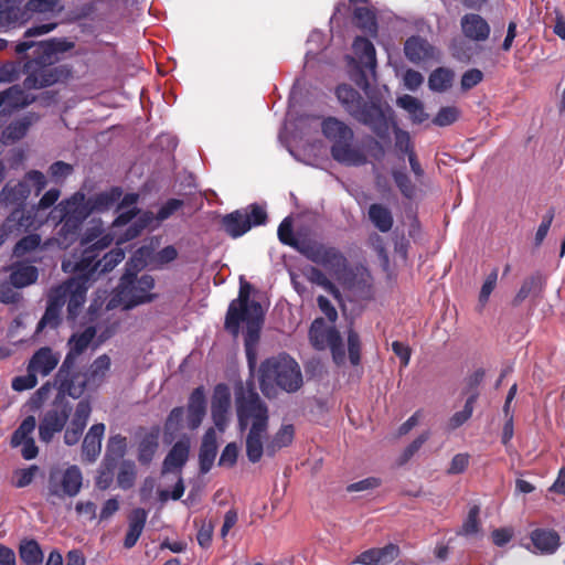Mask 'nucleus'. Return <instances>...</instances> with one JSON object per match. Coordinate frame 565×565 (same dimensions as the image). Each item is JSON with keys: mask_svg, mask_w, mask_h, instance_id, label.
<instances>
[{"mask_svg": "<svg viewBox=\"0 0 565 565\" xmlns=\"http://www.w3.org/2000/svg\"><path fill=\"white\" fill-rule=\"evenodd\" d=\"M231 409V392L226 384L220 383L214 387L211 401V416L218 431H225Z\"/></svg>", "mask_w": 565, "mask_h": 565, "instance_id": "nucleus-17", "label": "nucleus"}, {"mask_svg": "<svg viewBox=\"0 0 565 565\" xmlns=\"http://www.w3.org/2000/svg\"><path fill=\"white\" fill-rule=\"evenodd\" d=\"M19 556L24 565H42L43 564V552L34 539H25L20 542Z\"/></svg>", "mask_w": 565, "mask_h": 565, "instance_id": "nucleus-39", "label": "nucleus"}, {"mask_svg": "<svg viewBox=\"0 0 565 565\" xmlns=\"http://www.w3.org/2000/svg\"><path fill=\"white\" fill-rule=\"evenodd\" d=\"M536 553L554 554L561 545L559 534L553 529H535L530 534Z\"/></svg>", "mask_w": 565, "mask_h": 565, "instance_id": "nucleus-29", "label": "nucleus"}, {"mask_svg": "<svg viewBox=\"0 0 565 565\" xmlns=\"http://www.w3.org/2000/svg\"><path fill=\"white\" fill-rule=\"evenodd\" d=\"M189 454L190 440L188 438L178 440L167 454L162 462L161 473L166 475L175 470L180 473L189 459Z\"/></svg>", "mask_w": 565, "mask_h": 565, "instance_id": "nucleus-28", "label": "nucleus"}, {"mask_svg": "<svg viewBox=\"0 0 565 565\" xmlns=\"http://www.w3.org/2000/svg\"><path fill=\"white\" fill-rule=\"evenodd\" d=\"M235 405L239 430L244 431L249 426L246 436L247 459L256 463L264 454L263 439L268 430V407L254 387L244 390L242 386L235 392Z\"/></svg>", "mask_w": 565, "mask_h": 565, "instance_id": "nucleus-2", "label": "nucleus"}, {"mask_svg": "<svg viewBox=\"0 0 565 565\" xmlns=\"http://www.w3.org/2000/svg\"><path fill=\"white\" fill-rule=\"evenodd\" d=\"M61 191L56 188L46 191L40 199L36 205H32L29 210L18 209L9 213L6 218V225L10 231L28 232L30 230H38L43 223L44 218L40 213L50 207H54L60 199Z\"/></svg>", "mask_w": 565, "mask_h": 565, "instance_id": "nucleus-9", "label": "nucleus"}, {"mask_svg": "<svg viewBox=\"0 0 565 565\" xmlns=\"http://www.w3.org/2000/svg\"><path fill=\"white\" fill-rule=\"evenodd\" d=\"M309 340L316 350L330 349L333 361L340 364L344 360V348L340 332L334 327H327L323 318H316L309 329Z\"/></svg>", "mask_w": 565, "mask_h": 565, "instance_id": "nucleus-15", "label": "nucleus"}, {"mask_svg": "<svg viewBox=\"0 0 565 565\" xmlns=\"http://www.w3.org/2000/svg\"><path fill=\"white\" fill-rule=\"evenodd\" d=\"M128 266L129 263L126 264V270L115 289V298L127 310L138 305L150 302L156 297L150 292L154 287L153 277L148 274L138 277L137 273Z\"/></svg>", "mask_w": 565, "mask_h": 565, "instance_id": "nucleus-8", "label": "nucleus"}, {"mask_svg": "<svg viewBox=\"0 0 565 565\" xmlns=\"http://www.w3.org/2000/svg\"><path fill=\"white\" fill-rule=\"evenodd\" d=\"M83 486V473L76 465L66 468L52 466L47 476V499L76 497Z\"/></svg>", "mask_w": 565, "mask_h": 565, "instance_id": "nucleus-10", "label": "nucleus"}, {"mask_svg": "<svg viewBox=\"0 0 565 565\" xmlns=\"http://www.w3.org/2000/svg\"><path fill=\"white\" fill-rule=\"evenodd\" d=\"M73 171V166L64 161H55L49 168V174L55 182H63Z\"/></svg>", "mask_w": 565, "mask_h": 565, "instance_id": "nucleus-63", "label": "nucleus"}, {"mask_svg": "<svg viewBox=\"0 0 565 565\" xmlns=\"http://www.w3.org/2000/svg\"><path fill=\"white\" fill-rule=\"evenodd\" d=\"M335 95L344 109L360 124L369 127L381 140H390L391 114H386L380 100L366 102L352 86L341 84Z\"/></svg>", "mask_w": 565, "mask_h": 565, "instance_id": "nucleus-4", "label": "nucleus"}, {"mask_svg": "<svg viewBox=\"0 0 565 565\" xmlns=\"http://www.w3.org/2000/svg\"><path fill=\"white\" fill-rule=\"evenodd\" d=\"M183 419L184 408L181 406L172 408L166 419L164 429L170 434L178 433L182 428Z\"/></svg>", "mask_w": 565, "mask_h": 565, "instance_id": "nucleus-62", "label": "nucleus"}, {"mask_svg": "<svg viewBox=\"0 0 565 565\" xmlns=\"http://www.w3.org/2000/svg\"><path fill=\"white\" fill-rule=\"evenodd\" d=\"M159 449V430L147 431L138 443L137 459L141 466H149Z\"/></svg>", "mask_w": 565, "mask_h": 565, "instance_id": "nucleus-33", "label": "nucleus"}, {"mask_svg": "<svg viewBox=\"0 0 565 565\" xmlns=\"http://www.w3.org/2000/svg\"><path fill=\"white\" fill-rule=\"evenodd\" d=\"M404 54L409 62L420 64L433 60L436 49L426 39L419 35H412L405 41Z\"/></svg>", "mask_w": 565, "mask_h": 565, "instance_id": "nucleus-22", "label": "nucleus"}, {"mask_svg": "<svg viewBox=\"0 0 565 565\" xmlns=\"http://www.w3.org/2000/svg\"><path fill=\"white\" fill-rule=\"evenodd\" d=\"M111 366V360L107 354L96 358L86 373H84L90 390L98 388L105 381Z\"/></svg>", "mask_w": 565, "mask_h": 565, "instance_id": "nucleus-36", "label": "nucleus"}, {"mask_svg": "<svg viewBox=\"0 0 565 565\" xmlns=\"http://www.w3.org/2000/svg\"><path fill=\"white\" fill-rule=\"evenodd\" d=\"M105 429V424L97 423L90 426L86 433L82 444V460L84 462L93 463L99 457Z\"/></svg>", "mask_w": 565, "mask_h": 565, "instance_id": "nucleus-23", "label": "nucleus"}, {"mask_svg": "<svg viewBox=\"0 0 565 565\" xmlns=\"http://www.w3.org/2000/svg\"><path fill=\"white\" fill-rule=\"evenodd\" d=\"M78 356V354L68 350L54 377V383L58 393L62 395H68L73 398H79L83 395V385H70L68 380H66L70 373L75 372V364Z\"/></svg>", "mask_w": 565, "mask_h": 565, "instance_id": "nucleus-19", "label": "nucleus"}, {"mask_svg": "<svg viewBox=\"0 0 565 565\" xmlns=\"http://www.w3.org/2000/svg\"><path fill=\"white\" fill-rule=\"evenodd\" d=\"M250 288L252 286L247 281L241 282L238 297L228 305L224 329L233 337H237L241 323H246L244 344L248 363L253 366L255 364V347L259 341L264 323V312L258 301L250 300Z\"/></svg>", "mask_w": 565, "mask_h": 565, "instance_id": "nucleus-3", "label": "nucleus"}, {"mask_svg": "<svg viewBox=\"0 0 565 565\" xmlns=\"http://www.w3.org/2000/svg\"><path fill=\"white\" fill-rule=\"evenodd\" d=\"M545 281L540 274L531 275L522 281V285L512 299V306L519 307L526 298L537 300L543 297Z\"/></svg>", "mask_w": 565, "mask_h": 565, "instance_id": "nucleus-30", "label": "nucleus"}, {"mask_svg": "<svg viewBox=\"0 0 565 565\" xmlns=\"http://www.w3.org/2000/svg\"><path fill=\"white\" fill-rule=\"evenodd\" d=\"M36 427L35 417L30 415L26 416L20 426L14 430L11 437V446L18 447L22 444L23 439L32 438L31 434Z\"/></svg>", "mask_w": 565, "mask_h": 565, "instance_id": "nucleus-54", "label": "nucleus"}, {"mask_svg": "<svg viewBox=\"0 0 565 565\" xmlns=\"http://www.w3.org/2000/svg\"><path fill=\"white\" fill-rule=\"evenodd\" d=\"M460 117V109L456 106L441 107L433 118V124L438 127H447L455 124Z\"/></svg>", "mask_w": 565, "mask_h": 565, "instance_id": "nucleus-58", "label": "nucleus"}, {"mask_svg": "<svg viewBox=\"0 0 565 565\" xmlns=\"http://www.w3.org/2000/svg\"><path fill=\"white\" fill-rule=\"evenodd\" d=\"M39 277L38 268L33 265L17 263L12 265L9 276L10 284L14 288H23L34 284Z\"/></svg>", "mask_w": 565, "mask_h": 565, "instance_id": "nucleus-37", "label": "nucleus"}, {"mask_svg": "<svg viewBox=\"0 0 565 565\" xmlns=\"http://www.w3.org/2000/svg\"><path fill=\"white\" fill-rule=\"evenodd\" d=\"M88 216L86 196L77 191L57 203L47 214L46 221L60 225L56 242L62 248H67L78 239L82 225Z\"/></svg>", "mask_w": 565, "mask_h": 565, "instance_id": "nucleus-5", "label": "nucleus"}, {"mask_svg": "<svg viewBox=\"0 0 565 565\" xmlns=\"http://www.w3.org/2000/svg\"><path fill=\"white\" fill-rule=\"evenodd\" d=\"M61 323V310H56L55 307H46L44 315L40 319L36 326V333L42 332L46 327L55 329Z\"/></svg>", "mask_w": 565, "mask_h": 565, "instance_id": "nucleus-60", "label": "nucleus"}, {"mask_svg": "<svg viewBox=\"0 0 565 565\" xmlns=\"http://www.w3.org/2000/svg\"><path fill=\"white\" fill-rule=\"evenodd\" d=\"M392 178L394 183L398 188L402 195L406 199H413L416 193V186L412 182L407 173L402 169H395L392 171Z\"/></svg>", "mask_w": 565, "mask_h": 565, "instance_id": "nucleus-53", "label": "nucleus"}, {"mask_svg": "<svg viewBox=\"0 0 565 565\" xmlns=\"http://www.w3.org/2000/svg\"><path fill=\"white\" fill-rule=\"evenodd\" d=\"M32 125L31 117L24 116L18 120L12 121L4 130V136L7 139H11L12 141H18L22 139L30 126Z\"/></svg>", "mask_w": 565, "mask_h": 565, "instance_id": "nucleus-57", "label": "nucleus"}, {"mask_svg": "<svg viewBox=\"0 0 565 565\" xmlns=\"http://www.w3.org/2000/svg\"><path fill=\"white\" fill-rule=\"evenodd\" d=\"M216 455L217 436L215 428L210 427L204 433L199 449V467L201 473L205 475L212 469Z\"/></svg>", "mask_w": 565, "mask_h": 565, "instance_id": "nucleus-26", "label": "nucleus"}, {"mask_svg": "<svg viewBox=\"0 0 565 565\" xmlns=\"http://www.w3.org/2000/svg\"><path fill=\"white\" fill-rule=\"evenodd\" d=\"M41 236L39 234H29L17 242L13 248V255L18 258L25 257L29 253L39 248Z\"/></svg>", "mask_w": 565, "mask_h": 565, "instance_id": "nucleus-55", "label": "nucleus"}, {"mask_svg": "<svg viewBox=\"0 0 565 565\" xmlns=\"http://www.w3.org/2000/svg\"><path fill=\"white\" fill-rule=\"evenodd\" d=\"M386 114H391L392 116V122L390 125V128H394V135H395V149L399 153V158L403 156L409 157V153H415L414 145L412 142L411 136L406 130L401 129L395 120H394V114L390 106L386 105L385 109Z\"/></svg>", "mask_w": 565, "mask_h": 565, "instance_id": "nucleus-41", "label": "nucleus"}, {"mask_svg": "<svg viewBox=\"0 0 565 565\" xmlns=\"http://www.w3.org/2000/svg\"><path fill=\"white\" fill-rule=\"evenodd\" d=\"M302 255L335 278H340L348 269V259L342 252L315 239L303 246Z\"/></svg>", "mask_w": 565, "mask_h": 565, "instance_id": "nucleus-12", "label": "nucleus"}, {"mask_svg": "<svg viewBox=\"0 0 565 565\" xmlns=\"http://www.w3.org/2000/svg\"><path fill=\"white\" fill-rule=\"evenodd\" d=\"M147 516L148 513L142 508H136L130 512L128 516V531L124 539L125 548L130 550L137 544L145 529Z\"/></svg>", "mask_w": 565, "mask_h": 565, "instance_id": "nucleus-31", "label": "nucleus"}, {"mask_svg": "<svg viewBox=\"0 0 565 565\" xmlns=\"http://www.w3.org/2000/svg\"><path fill=\"white\" fill-rule=\"evenodd\" d=\"M95 335L96 329L92 326L79 333H73L67 341L68 350L81 355L86 351Z\"/></svg>", "mask_w": 565, "mask_h": 565, "instance_id": "nucleus-48", "label": "nucleus"}, {"mask_svg": "<svg viewBox=\"0 0 565 565\" xmlns=\"http://www.w3.org/2000/svg\"><path fill=\"white\" fill-rule=\"evenodd\" d=\"M137 479L136 463L130 459H122L118 467L117 484L122 490H129Z\"/></svg>", "mask_w": 565, "mask_h": 565, "instance_id": "nucleus-46", "label": "nucleus"}, {"mask_svg": "<svg viewBox=\"0 0 565 565\" xmlns=\"http://www.w3.org/2000/svg\"><path fill=\"white\" fill-rule=\"evenodd\" d=\"M60 358V353L54 352L50 347H42L30 359L28 371L46 376L57 366Z\"/></svg>", "mask_w": 565, "mask_h": 565, "instance_id": "nucleus-25", "label": "nucleus"}, {"mask_svg": "<svg viewBox=\"0 0 565 565\" xmlns=\"http://www.w3.org/2000/svg\"><path fill=\"white\" fill-rule=\"evenodd\" d=\"M462 33L469 40L483 42L490 35V25L484 18L477 13H467L460 21Z\"/></svg>", "mask_w": 565, "mask_h": 565, "instance_id": "nucleus-27", "label": "nucleus"}, {"mask_svg": "<svg viewBox=\"0 0 565 565\" xmlns=\"http://www.w3.org/2000/svg\"><path fill=\"white\" fill-rule=\"evenodd\" d=\"M72 409L68 402H62L44 413L39 425V438L42 443H51L54 435L64 429Z\"/></svg>", "mask_w": 565, "mask_h": 565, "instance_id": "nucleus-16", "label": "nucleus"}, {"mask_svg": "<svg viewBox=\"0 0 565 565\" xmlns=\"http://www.w3.org/2000/svg\"><path fill=\"white\" fill-rule=\"evenodd\" d=\"M397 105L409 114L415 124H422L428 119V114L425 111L423 103L416 97L403 95L397 98Z\"/></svg>", "mask_w": 565, "mask_h": 565, "instance_id": "nucleus-43", "label": "nucleus"}, {"mask_svg": "<svg viewBox=\"0 0 565 565\" xmlns=\"http://www.w3.org/2000/svg\"><path fill=\"white\" fill-rule=\"evenodd\" d=\"M278 238L279 241L287 246L295 248L302 255L303 246L308 245L310 242L309 238H297L294 235L292 221L290 217H286L281 221L278 226Z\"/></svg>", "mask_w": 565, "mask_h": 565, "instance_id": "nucleus-40", "label": "nucleus"}, {"mask_svg": "<svg viewBox=\"0 0 565 565\" xmlns=\"http://www.w3.org/2000/svg\"><path fill=\"white\" fill-rule=\"evenodd\" d=\"M62 269L65 273L74 274V277L67 281V312L75 318L81 311L89 285L96 280V270H76L71 260L62 263Z\"/></svg>", "mask_w": 565, "mask_h": 565, "instance_id": "nucleus-14", "label": "nucleus"}, {"mask_svg": "<svg viewBox=\"0 0 565 565\" xmlns=\"http://www.w3.org/2000/svg\"><path fill=\"white\" fill-rule=\"evenodd\" d=\"M295 436V428L292 425H284L275 434L269 443L266 445V454L268 456H274L279 449L289 446Z\"/></svg>", "mask_w": 565, "mask_h": 565, "instance_id": "nucleus-45", "label": "nucleus"}, {"mask_svg": "<svg viewBox=\"0 0 565 565\" xmlns=\"http://www.w3.org/2000/svg\"><path fill=\"white\" fill-rule=\"evenodd\" d=\"M122 196V191L118 186H113L108 191L96 193L86 199L89 215L95 212H106L110 210Z\"/></svg>", "mask_w": 565, "mask_h": 565, "instance_id": "nucleus-32", "label": "nucleus"}, {"mask_svg": "<svg viewBox=\"0 0 565 565\" xmlns=\"http://www.w3.org/2000/svg\"><path fill=\"white\" fill-rule=\"evenodd\" d=\"M124 258L125 250L120 247H115L110 249L99 260H97L96 258L93 264L94 266L96 265V277L100 274L111 271L119 263L124 260Z\"/></svg>", "mask_w": 565, "mask_h": 565, "instance_id": "nucleus-47", "label": "nucleus"}, {"mask_svg": "<svg viewBox=\"0 0 565 565\" xmlns=\"http://www.w3.org/2000/svg\"><path fill=\"white\" fill-rule=\"evenodd\" d=\"M13 0H3L0 6V29L15 28L28 21L24 7L20 8Z\"/></svg>", "mask_w": 565, "mask_h": 565, "instance_id": "nucleus-34", "label": "nucleus"}, {"mask_svg": "<svg viewBox=\"0 0 565 565\" xmlns=\"http://www.w3.org/2000/svg\"><path fill=\"white\" fill-rule=\"evenodd\" d=\"M479 397V393L471 394L463 406V409L460 412H456L449 419V427L451 429L459 428L462 426L471 416L473 413L475 403L477 402Z\"/></svg>", "mask_w": 565, "mask_h": 565, "instance_id": "nucleus-52", "label": "nucleus"}, {"mask_svg": "<svg viewBox=\"0 0 565 565\" xmlns=\"http://www.w3.org/2000/svg\"><path fill=\"white\" fill-rule=\"evenodd\" d=\"M267 222V213L260 205L253 203L245 210H235L221 220L222 228L232 238H237L247 233L253 226L264 225Z\"/></svg>", "mask_w": 565, "mask_h": 565, "instance_id": "nucleus-13", "label": "nucleus"}, {"mask_svg": "<svg viewBox=\"0 0 565 565\" xmlns=\"http://www.w3.org/2000/svg\"><path fill=\"white\" fill-rule=\"evenodd\" d=\"M369 220L382 233H387L392 230L394 218L391 210L381 203H373L369 206Z\"/></svg>", "mask_w": 565, "mask_h": 565, "instance_id": "nucleus-38", "label": "nucleus"}, {"mask_svg": "<svg viewBox=\"0 0 565 565\" xmlns=\"http://www.w3.org/2000/svg\"><path fill=\"white\" fill-rule=\"evenodd\" d=\"M60 0H29L24 6L28 20L35 13H53L58 10Z\"/></svg>", "mask_w": 565, "mask_h": 565, "instance_id": "nucleus-50", "label": "nucleus"}, {"mask_svg": "<svg viewBox=\"0 0 565 565\" xmlns=\"http://www.w3.org/2000/svg\"><path fill=\"white\" fill-rule=\"evenodd\" d=\"M118 467L119 460L104 456L98 468V475L96 477V487L100 490H107L114 481L115 470Z\"/></svg>", "mask_w": 565, "mask_h": 565, "instance_id": "nucleus-44", "label": "nucleus"}, {"mask_svg": "<svg viewBox=\"0 0 565 565\" xmlns=\"http://www.w3.org/2000/svg\"><path fill=\"white\" fill-rule=\"evenodd\" d=\"M348 352L352 365H358L361 361V341L360 335L353 329L348 332Z\"/></svg>", "mask_w": 565, "mask_h": 565, "instance_id": "nucleus-61", "label": "nucleus"}, {"mask_svg": "<svg viewBox=\"0 0 565 565\" xmlns=\"http://www.w3.org/2000/svg\"><path fill=\"white\" fill-rule=\"evenodd\" d=\"M302 385L299 364L288 354L266 359L259 366V387L267 397L276 395L277 387L288 392H297Z\"/></svg>", "mask_w": 565, "mask_h": 565, "instance_id": "nucleus-6", "label": "nucleus"}, {"mask_svg": "<svg viewBox=\"0 0 565 565\" xmlns=\"http://www.w3.org/2000/svg\"><path fill=\"white\" fill-rule=\"evenodd\" d=\"M353 20L359 29L370 33L371 35H376L377 22L376 15L372 9L365 6L355 7L353 10Z\"/></svg>", "mask_w": 565, "mask_h": 565, "instance_id": "nucleus-42", "label": "nucleus"}, {"mask_svg": "<svg viewBox=\"0 0 565 565\" xmlns=\"http://www.w3.org/2000/svg\"><path fill=\"white\" fill-rule=\"evenodd\" d=\"M92 413V405L87 398L79 401L71 418L68 426L64 431V443L67 446L76 445L87 426Z\"/></svg>", "mask_w": 565, "mask_h": 565, "instance_id": "nucleus-18", "label": "nucleus"}, {"mask_svg": "<svg viewBox=\"0 0 565 565\" xmlns=\"http://www.w3.org/2000/svg\"><path fill=\"white\" fill-rule=\"evenodd\" d=\"M30 194L31 189L28 182L18 181L13 183L9 181L1 190L0 203L3 207L11 209V213L18 209H25V201Z\"/></svg>", "mask_w": 565, "mask_h": 565, "instance_id": "nucleus-20", "label": "nucleus"}, {"mask_svg": "<svg viewBox=\"0 0 565 565\" xmlns=\"http://www.w3.org/2000/svg\"><path fill=\"white\" fill-rule=\"evenodd\" d=\"M305 276L307 277V279L310 282L316 284V285L322 287L323 289H326L327 291L333 294L334 296L339 295V290L335 287V285L318 267L309 266L305 270Z\"/></svg>", "mask_w": 565, "mask_h": 565, "instance_id": "nucleus-51", "label": "nucleus"}, {"mask_svg": "<svg viewBox=\"0 0 565 565\" xmlns=\"http://www.w3.org/2000/svg\"><path fill=\"white\" fill-rule=\"evenodd\" d=\"M74 46L66 40L51 39L49 41H22L15 45V52L23 54L33 50V58L26 61L23 66L25 78L23 85L26 89H40L60 82L64 76V70L54 66L57 53L68 51Z\"/></svg>", "mask_w": 565, "mask_h": 565, "instance_id": "nucleus-1", "label": "nucleus"}, {"mask_svg": "<svg viewBox=\"0 0 565 565\" xmlns=\"http://www.w3.org/2000/svg\"><path fill=\"white\" fill-rule=\"evenodd\" d=\"M479 513L480 509L478 505H473L472 508H470L468 515L463 521L461 530L458 532V534L466 536L477 534L479 532L480 526Z\"/></svg>", "mask_w": 565, "mask_h": 565, "instance_id": "nucleus-59", "label": "nucleus"}, {"mask_svg": "<svg viewBox=\"0 0 565 565\" xmlns=\"http://www.w3.org/2000/svg\"><path fill=\"white\" fill-rule=\"evenodd\" d=\"M454 74L451 71L438 67L433 71L428 77V86L434 92H445L447 90L452 83Z\"/></svg>", "mask_w": 565, "mask_h": 565, "instance_id": "nucleus-49", "label": "nucleus"}, {"mask_svg": "<svg viewBox=\"0 0 565 565\" xmlns=\"http://www.w3.org/2000/svg\"><path fill=\"white\" fill-rule=\"evenodd\" d=\"M184 205L180 199H169L157 212L156 218L159 222L168 220Z\"/></svg>", "mask_w": 565, "mask_h": 565, "instance_id": "nucleus-64", "label": "nucleus"}, {"mask_svg": "<svg viewBox=\"0 0 565 565\" xmlns=\"http://www.w3.org/2000/svg\"><path fill=\"white\" fill-rule=\"evenodd\" d=\"M33 100L34 96L25 93L19 85H13L0 92V115H10L18 109L26 107Z\"/></svg>", "mask_w": 565, "mask_h": 565, "instance_id": "nucleus-21", "label": "nucleus"}, {"mask_svg": "<svg viewBox=\"0 0 565 565\" xmlns=\"http://www.w3.org/2000/svg\"><path fill=\"white\" fill-rule=\"evenodd\" d=\"M127 451V438L120 434L111 436L106 446L105 457L121 460Z\"/></svg>", "mask_w": 565, "mask_h": 565, "instance_id": "nucleus-56", "label": "nucleus"}, {"mask_svg": "<svg viewBox=\"0 0 565 565\" xmlns=\"http://www.w3.org/2000/svg\"><path fill=\"white\" fill-rule=\"evenodd\" d=\"M323 136L332 143L331 157L348 167H361L367 162L365 153L353 146L354 132L335 117H327L321 122Z\"/></svg>", "mask_w": 565, "mask_h": 565, "instance_id": "nucleus-7", "label": "nucleus"}, {"mask_svg": "<svg viewBox=\"0 0 565 565\" xmlns=\"http://www.w3.org/2000/svg\"><path fill=\"white\" fill-rule=\"evenodd\" d=\"M114 242V236L110 233H104L103 224L99 223L88 227L81 238L82 253L76 262H72L76 270H96L94 260L98 258L99 254L108 248Z\"/></svg>", "mask_w": 565, "mask_h": 565, "instance_id": "nucleus-11", "label": "nucleus"}, {"mask_svg": "<svg viewBox=\"0 0 565 565\" xmlns=\"http://www.w3.org/2000/svg\"><path fill=\"white\" fill-rule=\"evenodd\" d=\"M399 554V547L390 543L384 547H373L362 552L353 564L362 565H385L392 563Z\"/></svg>", "mask_w": 565, "mask_h": 565, "instance_id": "nucleus-24", "label": "nucleus"}, {"mask_svg": "<svg viewBox=\"0 0 565 565\" xmlns=\"http://www.w3.org/2000/svg\"><path fill=\"white\" fill-rule=\"evenodd\" d=\"M352 47L360 64L372 74H375L377 62L376 51L373 43L366 38L356 36L353 41Z\"/></svg>", "mask_w": 565, "mask_h": 565, "instance_id": "nucleus-35", "label": "nucleus"}]
</instances>
